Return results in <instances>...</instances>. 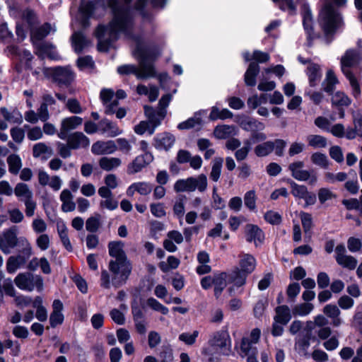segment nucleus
I'll list each match as a JSON object with an SVG mask.
<instances>
[{"label": "nucleus", "instance_id": "nucleus-43", "mask_svg": "<svg viewBox=\"0 0 362 362\" xmlns=\"http://www.w3.org/2000/svg\"><path fill=\"white\" fill-rule=\"evenodd\" d=\"M273 141H267L255 146L254 151L257 156L264 157L274 151Z\"/></svg>", "mask_w": 362, "mask_h": 362}, {"label": "nucleus", "instance_id": "nucleus-47", "mask_svg": "<svg viewBox=\"0 0 362 362\" xmlns=\"http://www.w3.org/2000/svg\"><path fill=\"white\" fill-rule=\"evenodd\" d=\"M57 231L60 240L66 248V250L69 252H71L73 250L72 245L71 244L70 240L68 236V230L64 224L62 226H57Z\"/></svg>", "mask_w": 362, "mask_h": 362}, {"label": "nucleus", "instance_id": "nucleus-3", "mask_svg": "<svg viewBox=\"0 0 362 362\" xmlns=\"http://www.w3.org/2000/svg\"><path fill=\"white\" fill-rule=\"evenodd\" d=\"M33 57L31 53L24 49V60H26V62L24 63V69L31 70L33 75L37 77L42 72L46 76L52 77L53 81L57 83L59 87H67L74 81L75 76L74 73L69 66H56L54 68H40L37 66L36 69H34L33 64L35 65H42V60H35L33 62Z\"/></svg>", "mask_w": 362, "mask_h": 362}, {"label": "nucleus", "instance_id": "nucleus-37", "mask_svg": "<svg viewBox=\"0 0 362 362\" xmlns=\"http://www.w3.org/2000/svg\"><path fill=\"white\" fill-rule=\"evenodd\" d=\"M121 163V159L115 157H103L99 160L100 167L106 171H110L115 168H118Z\"/></svg>", "mask_w": 362, "mask_h": 362}, {"label": "nucleus", "instance_id": "nucleus-16", "mask_svg": "<svg viewBox=\"0 0 362 362\" xmlns=\"http://www.w3.org/2000/svg\"><path fill=\"white\" fill-rule=\"evenodd\" d=\"M65 140L73 150L86 148L90 145L89 139L81 132H75L67 135Z\"/></svg>", "mask_w": 362, "mask_h": 362}, {"label": "nucleus", "instance_id": "nucleus-20", "mask_svg": "<svg viewBox=\"0 0 362 362\" xmlns=\"http://www.w3.org/2000/svg\"><path fill=\"white\" fill-rule=\"evenodd\" d=\"M99 132L109 137H115L122 133L117 124L107 118H103L99 122Z\"/></svg>", "mask_w": 362, "mask_h": 362}, {"label": "nucleus", "instance_id": "nucleus-24", "mask_svg": "<svg viewBox=\"0 0 362 362\" xmlns=\"http://www.w3.org/2000/svg\"><path fill=\"white\" fill-rule=\"evenodd\" d=\"M323 313L332 320L333 327H338L343 323V320L340 317L341 311L336 305H326L323 308Z\"/></svg>", "mask_w": 362, "mask_h": 362}, {"label": "nucleus", "instance_id": "nucleus-42", "mask_svg": "<svg viewBox=\"0 0 362 362\" xmlns=\"http://www.w3.org/2000/svg\"><path fill=\"white\" fill-rule=\"evenodd\" d=\"M249 274H246L239 268H235L229 275L230 281L235 286L240 287L245 284L247 276Z\"/></svg>", "mask_w": 362, "mask_h": 362}, {"label": "nucleus", "instance_id": "nucleus-15", "mask_svg": "<svg viewBox=\"0 0 362 362\" xmlns=\"http://www.w3.org/2000/svg\"><path fill=\"white\" fill-rule=\"evenodd\" d=\"M18 243L17 232L15 227L6 231L0 237V249L3 252L8 254L11 249L14 248Z\"/></svg>", "mask_w": 362, "mask_h": 362}, {"label": "nucleus", "instance_id": "nucleus-45", "mask_svg": "<svg viewBox=\"0 0 362 362\" xmlns=\"http://www.w3.org/2000/svg\"><path fill=\"white\" fill-rule=\"evenodd\" d=\"M314 308L310 303H304L295 305L292 309V314L294 316H305L310 314Z\"/></svg>", "mask_w": 362, "mask_h": 362}, {"label": "nucleus", "instance_id": "nucleus-14", "mask_svg": "<svg viewBox=\"0 0 362 362\" xmlns=\"http://www.w3.org/2000/svg\"><path fill=\"white\" fill-rule=\"evenodd\" d=\"M153 160L151 153H146L136 156L127 166V173L129 175L140 172L144 168Z\"/></svg>", "mask_w": 362, "mask_h": 362}, {"label": "nucleus", "instance_id": "nucleus-64", "mask_svg": "<svg viewBox=\"0 0 362 362\" xmlns=\"http://www.w3.org/2000/svg\"><path fill=\"white\" fill-rule=\"evenodd\" d=\"M161 362H172L173 361V349L170 346H163L159 353Z\"/></svg>", "mask_w": 362, "mask_h": 362}, {"label": "nucleus", "instance_id": "nucleus-38", "mask_svg": "<svg viewBox=\"0 0 362 362\" xmlns=\"http://www.w3.org/2000/svg\"><path fill=\"white\" fill-rule=\"evenodd\" d=\"M214 136L219 139H226L235 134V127L230 125H218L214 131Z\"/></svg>", "mask_w": 362, "mask_h": 362}, {"label": "nucleus", "instance_id": "nucleus-19", "mask_svg": "<svg viewBox=\"0 0 362 362\" xmlns=\"http://www.w3.org/2000/svg\"><path fill=\"white\" fill-rule=\"evenodd\" d=\"M35 289L39 292L42 291V277L40 275L30 272L24 273V290L32 291Z\"/></svg>", "mask_w": 362, "mask_h": 362}, {"label": "nucleus", "instance_id": "nucleus-51", "mask_svg": "<svg viewBox=\"0 0 362 362\" xmlns=\"http://www.w3.org/2000/svg\"><path fill=\"white\" fill-rule=\"evenodd\" d=\"M223 165V159L216 158L213 160L211 171L210 173V179L214 182H217L221 176Z\"/></svg>", "mask_w": 362, "mask_h": 362}, {"label": "nucleus", "instance_id": "nucleus-6", "mask_svg": "<svg viewBox=\"0 0 362 362\" xmlns=\"http://www.w3.org/2000/svg\"><path fill=\"white\" fill-rule=\"evenodd\" d=\"M136 54L139 60V66L132 64H125L117 68L119 74H134L138 79H146L156 76L153 60L142 47L138 45Z\"/></svg>", "mask_w": 362, "mask_h": 362}, {"label": "nucleus", "instance_id": "nucleus-25", "mask_svg": "<svg viewBox=\"0 0 362 362\" xmlns=\"http://www.w3.org/2000/svg\"><path fill=\"white\" fill-rule=\"evenodd\" d=\"M24 204L25 206V214L28 217H32L35 214L37 208V202L33 198V192L28 186L24 184Z\"/></svg>", "mask_w": 362, "mask_h": 362}, {"label": "nucleus", "instance_id": "nucleus-11", "mask_svg": "<svg viewBox=\"0 0 362 362\" xmlns=\"http://www.w3.org/2000/svg\"><path fill=\"white\" fill-rule=\"evenodd\" d=\"M83 123V118L78 116H71L64 118L60 124L59 132L57 136L59 139L65 140L68 133L77 129Z\"/></svg>", "mask_w": 362, "mask_h": 362}, {"label": "nucleus", "instance_id": "nucleus-13", "mask_svg": "<svg viewBox=\"0 0 362 362\" xmlns=\"http://www.w3.org/2000/svg\"><path fill=\"white\" fill-rule=\"evenodd\" d=\"M244 233L247 243H253L255 247H259L263 244L264 233L258 226L248 223L245 227Z\"/></svg>", "mask_w": 362, "mask_h": 362}, {"label": "nucleus", "instance_id": "nucleus-50", "mask_svg": "<svg viewBox=\"0 0 362 362\" xmlns=\"http://www.w3.org/2000/svg\"><path fill=\"white\" fill-rule=\"evenodd\" d=\"M274 2L281 10L286 11L291 15L296 14V4L293 0H278Z\"/></svg>", "mask_w": 362, "mask_h": 362}, {"label": "nucleus", "instance_id": "nucleus-17", "mask_svg": "<svg viewBox=\"0 0 362 362\" xmlns=\"http://www.w3.org/2000/svg\"><path fill=\"white\" fill-rule=\"evenodd\" d=\"M175 141V136L170 133L163 132L158 134L153 138V146L159 151H168L174 145Z\"/></svg>", "mask_w": 362, "mask_h": 362}, {"label": "nucleus", "instance_id": "nucleus-49", "mask_svg": "<svg viewBox=\"0 0 362 362\" xmlns=\"http://www.w3.org/2000/svg\"><path fill=\"white\" fill-rule=\"evenodd\" d=\"M8 170L12 174H18L21 167V160L19 156L16 154L10 155L7 158Z\"/></svg>", "mask_w": 362, "mask_h": 362}, {"label": "nucleus", "instance_id": "nucleus-36", "mask_svg": "<svg viewBox=\"0 0 362 362\" xmlns=\"http://www.w3.org/2000/svg\"><path fill=\"white\" fill-rule=\"evenodd\" d=\"M259 72V66L256 62H251L245 74V82L248 86L256 85V77Z\"/></svg>", "mask_w": 362, "mask_h": 362}, {"label": "nucleus", "instance_id": "nucleus-54", "mask_svg": "<svg viewBox=\"0 0 362 362\" xmlns=\"http://www.w3.org/2000/svg\"><path fill=\"white\" fill-rule=\"evenodd\" d=\"M100 226V215L95 214L89 217L86 222V228L90 233H95Z\"/></svg>", "mask_w": 362, "mask_h": 362}, {"label": "nucleus", "instance_id": "nucleus-52", "mask_svg": "<svg viewBox=\"0 0 362 362\" xmlns=\"http://www.w3.org/2000/svg\"><path fill=\"white\" fill-rule=\"evenodd\" d=\"M0 112L4 118L9 122L18 123L21 122V115L17 110H14L12 112H8L6 107H1Z\"/></svg>", "mask_w": 362, "mask_h": 362}, {"label": "nucleus", "instance_id": "nucleus-41", "mask_svg": "<svg viewBox=\"0 0 362 362\" xmlns=\"http://www.w3.org/2000/svg\"><path fill=\"white\" fill-rule=\"evenodd\" d=\"M32 43L35 47L36 54L42 58L45 57L47 54H49L54 49L52 44L43 40Z\"/></svg>", "mask_w": 362, "mask_h": 362}, {"label": "nucleus", "instance_id": "nucleus-28", "mask_svg": "<svg viewBox=\"0 0 362 362\" xmlns=\"http://www.w3.org/2000/svg\"><path fill=\"white\" fill-rule=\"evenodd\" d=\"M256 259L250 254L242 253L240 255V269L247 274H251L256 267Z\"/></svg>", "mask_w": 362, "mask_h": 362}, {"label": "nucleus", "instance_id": "nucleus-35", "mask_svg": "<svg viewBox=\"0 0 362 362\" xmlns=\"http://www.w3.org/2000/svg\"><path fill=\"white\" fill-rule=\"evenodd\" d=\"M72 46L75 52L80 54L88 45L89 41L82 32H75L71 36Z\"/></svg>", "mask_w": 362, "mask_h": 362}, {"label": "nucleus", "instance_id": "nucleus-5", "mask_svg": "<svg viewBox=\"0 0 362 362\" xmlns=\"http://www.w3.org/2000/svg\"><path fill=\"white\" fill-rule=\"evenodd\" d=\"M319 24L324 32L325 41L329 45L334 35L344 28V21L341 13L331 5H325L319 14Z\"/></svg>", "mask_w": 362, "mask_h": 362}, {"label": "nucleus", "instance_id": "nucleus-63", "mask_svg": "<svg viewBox=\"0 0 362 362\" xmlns=\"http://www.w3.org/2000/svg\"><path fill=\"white\" fill-rule=\"evenodd\" d=\"M244 204L250 211L256 209V195L254 190L247 192L244 196Z\"/></svg>", "mask_w": 362, "mask_h": 362}, {"label": "nucleus", "instance_id": "nucleus-8", "mask_svg": "<svg viewBox=\"0 0 362 362\" xmlns=\"http://www.w3.org/2000/svg\"><path fill=\"white\" fill-rule=\"evenodd\" d=\"M208 344L219 354L229 356L231 352V339L227 330L221 329L211 334Z\"/></svg>", "mask_w": 362, "mask_h": 362}, {"label": "nucleus", "instance_id": "nucleus-33", "mask_svg": "<svg viewBox=\"0 0 362 362\" xmlns=\"http://www.w3.org/2000/svg\"><path fill=\"white\" fill-rule=\"evenodd\" d=\"M310 339L311 337L310 334L300 335L298 338H296L295 342V349L300 355L304 356H308V351L310 346Z\"/></svg>", "mask_w": 362, "mask_h": 362}, {"label": "nucleus", "instance_id": "nucleus-34", "mask_svg": "<svg viewBox=\"0 0 362 362\" xmlns=\"http://www.w3.org/2000/svg\"><path fill=\"white\" fill-rule=\"evenodd\" d=\"M339 83V80L334 72L329 69L327 71L325 78L322 82L323 90L329 95L332 94L335 90L336 86Z\"/></svg>", "mask_w": 362, "mask_h": 362}, {"label": "nucleus", "instance_id": "nucleus-30", "mask_svg": "<svg viewBox=\"0 0 362 362\" xmlns=\"http://www.w3.org/2000/svg\"><path fill=\"white\" fill-rule=\"evenodd\" d=\"M291 312L288 305H279L275 308L274 320L283 325H287L291 319Z\"/></svg>", "mask_w": 362, "mask_h": 362}, {"label": "nucleus", "instance_id": "nucleus-59", "mask_svg": "<svg viewBox=\"0 0 362 362\" xmlns=\"http://www.w3.org/2000/svg\"><path fill=\"white\" fill-rule=\"evenodd\" d=\"M202 123V119L198 117H192L187 119L186 121H184L182 122H180L177 125V128L180 130H185V129H192L197 125H200Z\"/></svg>", "mask_w": 362, "mask_h": 362}, {"label": "nucleus", "instance_id": "nucleus-31", "mask_svg": "<svg viewBox=\"0 0 362 362\" xmlns=\"http://www.w3.org/2000/svg\"><path fill=\"white\" fill-rule=\"evenodd\" d=\"M74 196L70 190L64 189L60 194V201L62 202V210L64 212H71L75 210L76 204L73 201Z\"/></svg>", "mask_w": 362, "mask_h": 362}, {"label": "nucleus", "instance_id": "nucleus-9", "mask_svg": "<svg viewBox=\"0 0 362 362\" xmlns=\"http://www.w3.org/2000/svg\"><path fill=\"white\" fill-rule=\"evenodd\" d=\"M7 6L11 17L16 20V34L19 40L23 39V8L21 0H8Z\"/></svg>", "mask_w": 362, "mask_h": 362}, {"label": "nucleus", "instance_id": "nucleus-29", "mask_svg": "<svg viewBox=\"0 0 362 362\" xmlns=\"http://www.w3.org/2000/svg\"><path fill=\"white\" fill-rule=\"evenodd\" d=\"M240 126L245 131L251 132L252 133L262 131L265 128L264 123L251 117H244L241 119Z\"/></svg>", "mask_w": 362, "mask_h": 362}, {"label": "nucleus", "instance_id": "nucleus-60", "mask_svg": "<svg viewBox=\"0 0 362 362\" xmlns=\"http://www.w3.org/2000/svg\"><path fill=\"white\" fill-rule=\"evenodd\" d=\"M199 331L194 330L192 334L188 332H183L179 335V340L184 342L186 345L192 346L197 340L199 336Z\"/></svg>", "mask_w": 362, "mask_h": 362}, {"label": "nucleus", "instance_id": "nucleus-46", "mask_svg": "<svg viewBox=\"0 0 362 362\" xmlns=\"http://www.w3.org/2000/svg\"><path fill=\"white\" fill-rule=\"evenodd\" d=\"M303 24L305 30L308 34V39L310 40L312 38L313 33V17L311 11L309 9H306L303 14Z\"/></svg>", "mask_w": 362, "mask_h": 362}, {"label": "nucleus", "instance_id": "nucleus-39", "mask_svg": "<svg viewBox=\"0 0 362 362\" xmlns=\"http://www.w3.org/2000/svg\"><path fill=\"white\" fill-rule=\"evenodd\" d=\"M53 150L51 147L47 146L45 143L40 142L35 144L33 148V156L35 158H38L42 156H45V158H47L52 156Z\"/></svg>", "mask_w": 362, "mask_h": 362}, {"label": "nucleus", "instance_id": "nucleus-10", "mask_svg": "<svg viewBox=\"0 0 362 362\" xmlns=\"http://www.w3.org/2000/svg\"><path fill=\"white\" fill-rule=\"evenodd\" d=\"M261 331L258 328L253 329L250 336L243 337L240 344L241 354H257L255 345L260 338Z\"/></svg>", "mask_w": 362, "mask_h": 362}, {"label": "nucleus", "instance_id": "nucleus-44", "mask_svg": "<svg viewBox=\"0 0 362 362\" xmlns=\"http://www.w3.org/2000/svg\"><path fill=\"white\" fill-rule=\"evenodd\" d=\"M287 182L291 185V192L293 196L297 199H303L306 193L308 192L307 187L305 185H298L291 179H288Z\"/></svg>", "mask_w": 362, "mask_h": 362}, {"label": "nucleus", "instance_id": "nucleus-56", "mask_svg": "<svg viewBox=\"0 0 362 362\" xmlns=\"http://www.w3.org/2000/svg\"><path fill=\"white\" fill-rule=\"evenodd\" d=\"M311 160L315 164L322 168H327L329 166V160L325 154L321 153H314L311 156Z\"/></svg>", "mask_w": 362, "mask_h": 362}, {"label": "nucleus", "instance_id": "nucleus-27", "mask_svg": "<svg viewBox=\"0 0 362 362\" xmlns=\"http://www.w3.org/2000/svg\"><path fill=\"white\" fill-rule=\"evenodd\" d=\"M305 72L308 77L310 86L311 87H315L319 83L322 78V71L320 65L315 63H310L308 64Z\"/></svg>", "mask_w": 362, "mask_h": 362}, {"label": "nucleus", "instance_id": "nucleus-32", "mask_svg": "<svg viewBox=\"0 0 362 362\" xmlns=\"http://www.w3.org/2000/svg\"><path fill=\"white\" fill-rule=\"evenodd\" d=\"M331 97V103L333 106L337 107H349L351 103V99L344 92L338 90L332 93Z\"/></svg>", "mask_w": 362, "mask_h": 362}, {"label": "nucleus", "instance_id": "nucleus-23", "mask_svg": "<svg viewBox=\"0 0 362 362\" xmlns=\"http://www.w3.org/2000/svg\"><path fill=\"white\" fill-rule=\"evenodd\" d=\"M304 163L303 161H296L291 163L288 166L291 175L296 180L299 181H307L310 178V173L308 170H303Z\"/></svg>", "mask_w": 362, "mask_h": 362}, {"label": "nucleus", "instance_id": "nucleus-62", "mask_svg": "<svg viewBox=\"0 0 362 362\" xmlns=\"http://www.w3.org/2000/svg\"><path fill=\"white\" fill-rule=\"evenodd\" d=\"M24 20L27 22L30 29L35 25H37L39 23L37 14L30 8L24 10Z\"/></svg>", "mask_w": 362, "mask_h": 362}, {"label": "nucleus", "instance_id": "nucleus-2", "mask_svg": "<svg viewBox=\"0 0 362 362\" xmlns=\"http://www.w3.org/2000/svg\"><path fill=\"white\" fill-rule=\"evenodd\" d=\"M122 241H111L108 243L109 255L114 260L109 262V270L112 274V284L117 288L124 284L131 274L132 267L123 250Z\"/></svg>", "mask_w": 362, "mask_h": 362}, {"label": "nucleus", "instance_id": "nucleus-40", "mask_svg": "<svg viewBox=\"0 0 362 362\" xmlns=\"http://www.w3.org/2000/svg\"><path fill=\"white\" fill-rule=\"evenodd\" d=\"M209 117L212 121L217 119H226L232 118L233 113L227 108L220 110L216 106H213Z\"/></svg>", "mask_w": 362, "mask_h": 362}, {"label": "nucleus", "instance_id": "nucleus-55", "mask_svg": "<svg viewBox=\"0 0 362 362\" xmlns=\"http://www.w3.org/2000/svg\"><path fill=\"white\" fill-rule=\"evenodd\" d=\"M23 263V257L20 255L17 257L11 256L8 258L6 263V269L8 273H14Z\"/></svg>", "mask_w": 362, "mask_h": 362}, {"label": "nucleus", "instance_id": "nucleus-18", "mask_svg": "<svg viewBox=\"0 0 362 362\" xmlns=\"http://www.w3.org/2000/svg\"><path fill=\"white\" fill-rule=\"evenodd\" d=\"M117 150L115 141H98L91 147V151L95 155L111 154Z\"/></svg>", "mask_w": 362, "mask_h": 362}, {"label": "nucleus", "instance_id": "nucleus-58", "mask_svg": "<svg viewBox=\"0 0 362 362\" xmlns=\"http://www.w3.org/2000/svg\"><path fill=\"white\" fill-rule=\"evenodd\" d=\"M317 196L321 204H324L327 201L337 197V195L332 191L325 187L320 188L318 190Z\"/></svg>", "mask_w": 362, "mask_h": 362}, {"label": "nucleus", "instance_id": "nucleus-4", "mask_svg": "<svg viewBox=\"0 0 362 362\" xmlns=\"http://www.w3.org/2000/svg\"><path fill=\"white\" fill-rule=\"evenodd\" d=\"M361 61L358 51L350 49L346 50L341 59V69L349 82L351 94L358 99L361 95L362 76L361 71H354L352 68Z\"/></svg>", "mask_w": 362, "mask_h": 362}, {"label": "nucleus", "instance_id": "nucleus-12", "mask_svg": "<svg viewBox=\"0 0 362 362\" xmlns=\"http://www.w3.org/2000/svg\"><path fill=\"white\" fill-rule=\"evenodd\" d=\"M144 109L145 115L148 118L147 122L151 124L150 135H152L155 132L156 129L160 125L166 114L164 111L160 112L157 108L155 109L148 105H145Z\"/></svg>", "mask_w": 362, "mask_h": 362}, {"label": "nucleus", "instance_id": "nucleus-22", "mask_svg": "<svg viewBox=\"0 0 362 362\" xmlns=\"http://www.w3.org/2000/svg\"><path fill=\"white\" fill-rule=\"evenodd\" d=\"M153 185L148 182H136L129 185L127 189V194L132 197L135 192L141 195L146 196L149 194L153 189Z\"/></svg>", "mask_w": 362, "mask_h": 362}, {"label": "nucleus", "instance_id": "nucleus-48", "mask_svg": "<svg viewBox=\"0 0 362 362\" xmlns=\"http://www.w3.org/2000/svg\"><path fill=\"white\" fill-rule=\"evenodd\" d=\"M308 145L315 148H322L327 146V139L321 135L311 134L307 136Z\"/></svg>", "mask_w": 362, "mask_h": 362}, {"label": "nucleus", "instance_id": "nucleus-21", "mask_svg": "<svg viewBox=\"0 0 362 362\" xmlns=\"http://www.w3.org/2000/svg\"><path fill=\"white\" fill-rule=\"evenodd\" d=\"M50 23H45L40 26L35 25L30 29L32 42L43 40L52 31Z\"/></svg>", "mask_w": 362, "mask_h": 362}, {"label": "nucleus", "instance_id": "nucleus-26", "mask_svg": "<svg viewBox=\"0 0 362 362\" xmlns=\"http://www.w3.org/2000/svg\"><path fill=\"white\" fill-rule=\"evenodd\" d=\"M228 275L226 272H217L214 274V296L218 298L223 291L227 286V278Z\"/></svg>", "mask_w": 362, "mask_h": 362}, {"label": "nucleus", "instance_id": "nucleus-53", "mask_svg": "<svg viewBox=\"0 0 362 362\" xmlns=\"http://www.w3.org/2000/svg\"><path fill=\"white\" fill-rule=\"evenodd\" d=\"M3 288L6 295L15 297L14 300L17 305H21L23 303V298L21 296H16L12 281L10 279L4 281Z\"/></svg>", "mask_w": 362, "mask_h": 362}, {"label": "nucleus", "instance_id": "nucleus-1", "mask_svg": "<svg viewBox=\"0 0 362 362\" xmlns=\"http://www.w3.org/2000/svg\"><path fill=\"white\" fill-rule=\"evenodd\" d=\"M107 0V5L110 8L112 18L106 25H99L95 30V37L98 40L99 51L107 52L112 43L123 34L128 38L133 37L134 14L129 4L132 0Z\"/></svg>", "mask_w": 362, "mask_h": 362}, {"label": "nucleus", "instance_id": "nucleus-57", "mask_svg": "<svg viewBox=\"0 0 362 362\" xmlns=\"http://www.w3.org/2000/svg\"><path fill=\"white\" fill-rule=\"evenodd\" d=\"M147 305L151 308L152 310L160 312L163 315H167L168 313V308L163 305H162L159 301H158L154 298H149L146 300Z\"/></svg>", "mask_w": 362, "mask_h": 362}, {"label": "nucleus", "instance_id": "nucleus-61", "mask_svg": "<svg viewBox=\"0 0 362 362\" xmlns=\"http://www.w3.org/2000/svg\"><path fill=\"white\" fill-rule=\"evenodd\" d=\"M337 262L341 267L349 269H354L357 265L356 259L350 255L339 257Z\"/></svg>", "mask_w": 362, "mask_h": 362}, {"label": "nucleus", "instance_id": "nucleus-7", "mask_svg": "<svg viewBox=\"0 0 362 362\" xmlns=\"http://www.w3.org/2000/svg\"><path fill=\"white\" fill-rule=\"evenodd\" d=\"M207 177L204 174L197 177H189L187 179L177 180L174 184V190L176 192H194L197 189L204 192L207 188Z\"/></svg>", "mask_w": 362, "mask_h": 362}]
</instances>
